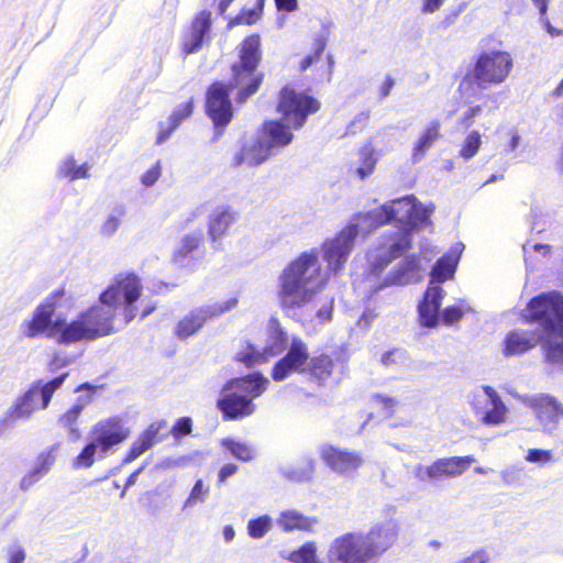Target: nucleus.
<instances>
[{"label": "nucleus", "mask_w": 563, "mask_h": 563, "mask_svg": "<svg viewBox=\"0 0 563 563\" xmlns=\"http://www.w3.org/2000/svg\"><path fill=\"white\" fill-rule=\"evenodd\" d=\"M360 162L361 165L356 168V174L361 179H364L373 173L377 162V157L371 145H365L360 150Z\"/></svg>", "instance_id": "nucleus-42"}, {"label": "nucleus", "mask_w": 563, "mask_h": 563, "mask_svg": "<svg viewBox=\"0 0 563 563\" xmlns=\"http://www.w3.org/2000/svg\"><path fill=\"white\" fill-rule=\"evenodd\" d=\"M161 430V423H152L140 437L132 443L130 451L123 459V464H129L150 450L157 438Z\"/></svg>", "instance_id": "nucleus-32"}, {"label": "nucleus", "mask_w": 563, "mask_h": 563, "mask_svg": "<svg viewBox=\"0 0 563 563\" xmlns=\"http://www.w3.org/2000/svg\"><path fill=\"white\" fill-rule=\"evenodd\" d=\"M288 560L292 563H317V547L313 542H307L292 551Z\"/></svg>", "instance_id": "nucleus-44"}, {"label": "nucleus", "mask_w": 563, "mask_h": 563, "mask_svg": "<svg viewBox=\"0 0 563 563\" xmlns=\"http://www.w3.org/2000/svg\"><path fill=\"white\" fill-rule=\"evenodd\" d=\"M210 30L211 12L203 10L197 14L188 30L184 33V53L188 55L198 52L209 41Z\"/></svg>", "instance_id": "nucleus-21"}, {"label": "nucleus", "mask_w": 563, "mask_h": 563, "mask_svg": "<svg viewBox=\"0 0 563 563\" xmlns=\"http://www.w3.org/2000/svg\"><path fill=\"white\" fill-rule=\"evenodd\" d=\"M481 112H482V108L479 106H475V107L467 109L463 113V117L461 118V123L466 128L471 126L474 122V119L477 115H479Z\"/></svg>", "instance_id": "nucleus-58"}, {"label": "nucleus", "mask_w": 563, "mask_h": 563, "mask_svg": "<svg viewBox=\"0 0 563 563\" xmlns=\"http://www.w3.org/2000/svg\"><path fill=\"white\" fill-rule=\"evenodd\" d=\"M98 452L100 453V446L91 438L81 452L74 459L73 467L75 470H80L92 466Z\"/></svg>", "instance_id": "nucleus-39"}, {"label": "nucleus", "mask_w": 563, "mask_h": 563, "mask_svg": "<svg viewBox=\"0 0 563 563\" xmlns=\"http://www.w3.org/2000/svg\"><path fill=\"white\" fill-rule=\"evenodd\" d=\"M236 471H238V466L233 463H228V464L223 465L220 468L219 474H218L219 482L220 483L225 482L229 477L234 475L236 473Z\"/></svg>", "instance_id": "nucleus-62"}, {"label": "nucleus", "mask_w": 563, "mask_h": 563, "mask_svg": "<svg viewBox=\"0 0 563 563\" xmlns=\"http://www.w3.org/2000/svg\"><path fill=\"white\" fill-rule=\"evenodd\" d=\"M553 459V454L549 450L542 449H529L526 455V460L530 463L536 464H545L551 462Z\"/></svg>", "instance_id": "nucleus-49"}, {"label": "nucleus", "mask_w": 563, "mask_h": 563, "mask_svg": "<svg viewBox=\"0 0 563 563\" xmlns=\"http://www.w3.org/2000/svg\"><path fill=\"white\" fill-rule=\"evenodd\" d=\"M202 241V230L185 234L174 250L172 257L173 263L178 267L192 269L195 266L194 253L198 250Z\"/></svg>", "instance_id": "nucleus-23"}, {"label": "nucleus", "mask_w": 563, "mask_h": 563, "mask_svg": "<svg viewBox=\"0 0 563 563\" xmlns=\"http://www.w3.org/2000/svg\"><path fill=\"white\" fill-rule=\"evenodd\" d=\"M407 360L406 351L401 349H394L391 351H387L382 355V363L385 366H391L396 364H401Z\"/></svg>", "instance_id": "nucleus-51"}, {"label": "nucleus", "mask_w": 563, "mask_h": 563, "mask_svg": "<svg viewBox=\"0 0 563 563\" xmlns=\"http://www.w3.org/2000/svg\"><path fill=\"white\" fill-rule=\"evenodd\" d=\"M141 289L136 275H120L100 294L99 303L82 310L70 321L53 319L64 296V289H56L21 323V332L27 339L45 335L62 345L110 335L135 318L134 302L140 298Z\"/></svg>", "instance_id": "nucleus-1"}, {"label": "nucleus", "mask_w": 563, "mask_h": 563, "mask_svg": "<svg viewBox=\"0 0 563 563\" xmlns=\"http://www.w3.org/2000/svg\"><path fill=\"white\" fill-rule=\"evenodd\" d=\"M527 320L536 321L542 328L540 334L515 330L505 338V356L525 353L539 341H543L547 361L563 364V296L559 292H543L530 300L523 311Z\"/></svg>", "instance_id": "nucleus-4"}, {"label": "nucleus", "mask_w": 563, "mask_h": 563, "mask_svg": "<svg viewBox=\"0 0 563 563\" xmlns=\"http://www.w3.org/2000/svg\"><path fill=\"white\" fill-rule=\"evenodd\" d=\"M282 475L292 482H309L316 471V461L310 455H303L295 463L286 464L279 468Z\"/></svg>", "instance_id": "nucleus-28"}, {"label": "nucleus", "mask_w": 563, "mask_h": 563, "mask_svg": "<svg viewBox=\"0 0 563 563\" xmlns=\"http://www.w3.org/2000/svg\"><path fill=\"white\" fill-rule=\"evenodd\" d=\"M287 344V333L277 320L272 319L267 325V338L264 345L247 344L238 353V360L247 366L262 364L288 350Z\"/></svg>", "instance_id": "nucleus-10"}, {"label": "nucleus", "mask_w": 563, "mask_h": 563, "mask_svg": "<svg viewBox=\"0 0 563 563\" xmlns=\"http://www.w3.org/2000/svg\"><path fill=\"white\" fill-rule=\"evenodd\" d=\"M331 563H372L363 536L346 533L336 538L328 552Z\"/></svg>", "instance_id": "nucleus-15"}, {"label": "nucleus", "mask_w": 563, "mask_h": 563, "mask_svg": "<svg viewBox=\"0 0 563 563\" xmlns=\"http://www.w3.org/2000/svg\"><path fill=\"white\" fill-rule=\"evenodd\" d=\"M317 249L302 252L286 265L278 277V299L287 312L310 305L323 288L327 274L322 272Z\"/></svg>", "instance_id": "nucleus-5"}, {"label": "nucleus", "mask_w": 563, "mask_h": 563, "mask_svg": "<svg viewBox=\"0 0 563 563\" xmlns=\"http://www.w3.org/2000/svg\"><path fill=\"white\" fill-rule=\"evenodd\" d=\"M431 465H422L418 464L415 466L412 473L416 478H418L421 482H431Z\"/></svg>", "instance_id": "nucleus-59"}, {"label": "nucleus", "mask_w": 563, "mask_h": 563, "mask_svg": "<svg viewBox=\"0 0 563 563\" xmlns=\"http://www.w3.org/2000/svg\"><path fill=\"white\" fill-rule=\"evenodd\" d=\"M91 165L87 162L78 164L73 156H66L58 165V177L67 178L69 181L87 179L90 177Z\"/></svg>", "instance_id": "nucleus-34"}, {"label": "nucleus", "mask_w": 563, "mask_h": 563, "mask_svg": "<svg viewBox=\"0 0 563 563\" xmlns=\"http://www.w3.org/2000/svg\"><path fill=\"white\" fill-rule=\"evenodd\" d=\"M319 109L320 103L317 99L290 86H285L279 92L277 103L280 119L268 120L263 124L256 141L243 146L235 155V165L245 164L256 167L279 153L292 142V130L302 128L307 118Z\"/></svg>", "instance_id": "nucleus-2"}, {"label": "nucleus", "mask_w": 563, "mask_h": 563, "mask_svg": "<svg viewBox=\"0 0 563 563\" xmlns=\"http://www.w3.org/2000/svg\"><path fill=\"white\" fill-rule=\"evenodd\" d=\"M130 435V429L120 417H110L96 423L91 438L100 446V457H103L113 446L122 443Z\"/></svg>", "instance_id": "nucleus-17"}, {"label": "nucleus", "mask_w": 563, "mask_h": 563, "mask_svg": "<svg viewBox=\"0 0 563 563\" xmlns=\"http://www.w3.org/2000/svg\"><path fill=\"white\" fill-rule=\"evenodd\" d=\"M262 80V76L255 73H235L234 80L230 85L213 82L209 87L206 99V112L216 128H224L232 120L233 109L230 91L233 86L240 87L236 101L243 103L258 90Z\"/></svg>", "instance_id": "nucleus-7"}, {"label": "nucleus", "mask_w": 563, "mask_h": 563, "mask_svg": "<svg viewBox=\"0 0 563 563\" xmlns=\"http://www.w3.org/2000/svg\"><path fill=\"white\" fill-rule=\"evenodd\" d=\"M440 123L437 121L431 122L418 140L417 144L413 147L412 152V161L415 163L420 162L428 150L432 147L434 142L439 137Z\"/></svg>", "instance_id": "nucleus-35"}, {"label": "nucleus", "mask_w": 563, "mask_h": 563, "mask_svg": "<svg viewBox=\"0 0 563 563\" xmlns=\"http://www.w3.org/2000/svg\"><path fill=\"white\" fill-rule=\"evenodd\" d=\"M9 563H24L25 550L21 544H13L8 549Z\"/></svg>", "instance_id": "nucleus-57"}, {"label": "nucleus", "mask_w": 563, "mask_h": 563, "mask_svg": "<svg viewBox=\"0 0 563 563\" xmlns=\"http://www.w3.org/2000/svg\"><path fill=\"white\" fill-rule=\"evenodd\" d=\"M522 402L529 407L543 432H554L563 419V405L549 394L526 395Z\"/></svg>", "instance_id": "nucleus-13"}, {"label": "nucleus", "mask_w": 563, "mask_h": 563, "mask_svg": "<svg viewBox=\"0 0 563 563\" xmlns=\"http://www.w3.org/2000/svg\"><path fill=\"white\" fill-rule=\"evenodd\" d=\"M308 361L307 344L300 338L292 336L286 354L274 365L272 377L275 382H283L294 373H302Z\"/></svg>", "instance_id": "nucleus-16"}, {"label": "nucleus", "mask_w": 563, "mask_h": 563, "mask_svg": "<svg viewBox=\"0 0 563 563\" xmlns=\"http://www.w3.org/2000/svg\"><path fill=\"white\" fill-rule=\"evenodd\" d=\"M507 73H466L460 84V90L466 97H472L486 89L489 84H500Z\"/></svg>", "instance_id": "nucleus-26"}, {"label": "nucleus", "mask_w": 563, "mask_h": 563, "mask_svg": "<svg viewBox=\"0 0 563 563\" xmlns=\"http://www.w3.org/2000/svg\"><path fill=\"white\" fill-rule=\"evenodd\" d=\"M82 409L78 406L73 405L58 420L59 424L65 428H70V433L78 435L77 429L73 426L77 422Z\"/></svg>", "instance_id": "nucleus-48"}, {"label": "nucleus", "mask_w": 563, "mask_h": 563, "mask_svg": "<svg viewBox=\"0 0 563 563\" xmlns=\"http://www.w3.org/2000/svg\"><path fill=\"white\" fill-rule=\"evenodd\" d=\"M489 560V553L485 549H478L456 563H488Z\"/></svg>", "instance_id": "nucleus-55"}, {"label": "nucleus", "mask_w": 563, "mask_h": 563, "mask_svg": "<svg viewBox=\"0 0 563 563\" xmlns=\"http://www.w3.org/2000/svg\"><path fill=\"white\" fill-rule=\"evenodd\" d=\"M161 175H162V165H161V162L157 161L150 169H147L141 176V184L146 188L152 187L158 180Z\"/></svg>", "instance_id": "nucleus-52"}, {"label": "nucleus", "mask_w": 563, "mask_h": 563, "mask_svg": "<svg viewBox=\"0 0 563 563\" xmlns=\"http://www.w3.org/2000/svg\"><path fill=\"white\" fill-rule=\"evenodd\" d=\"M468 402L475 418L486 427L505 423L508 408L498 393L490 386H479L468 396Z\"/></svg>", "instance_id": "nucleus-9"}, {"label": "nucleus", "mask_w": 563, "mask_h": 563, "mask_svg": "<svg viewBox=\"0 0 563 563\" xmlns=\"http://www.w3.org/2000/svg\"><path fill=\"white\" fill-rule=\"evenodd\" d=\"M378 213L379 208L363 214H358L354 222L350 223L349 225H353L356 228L357 235L360 233L368 234L374 229L386 223V220L380 219V217H378Z\"/></svg>", "instance_id": "nucleus-36"}, {"label": "nucleus", "mask_w": 563, "mask_h": 563, "mask_svg": "<svg viewBox=\"0 0 563 563\" xmlns=\"http://www.w3.org/2000/svg\"><path fill=\"white\" fill-rule=\"evenodd\" d=\"M191 419L188 417H183L176 421L170 432L175 438H179L189 434L191 432Z\"/></svg>", "instance_id": "nucleus-54"}, {"label": "nucleus", "mask_w": 563, "mask_h": 563, "mask_svg": "<svg viewBox=\"0 0 563 563\" xmlns=\"http://www.w3.org/2000/svg\"><path fill=\"white\" fill-rule=\"evenodd\" d=\"M519 475V470H516L515 467L503 470L500 473L504 483L507 485L514 484L516 481H518Z\"/></svg>", "instance_id": "nucleus-63"}, {"label": "nucleus", "mask_w": 563, "mask_h": 563, "mask_svg": "<svg viewBox=\"0 0 563 563\" xmlns=\"http://www.w3.org/2000/svg\"><path fill=\"white\" fill-rule=\"evenodd\" d=\"M433 206H424L413 195L394 199L379 208L378 217L396 227L385 231L367 253L368 277L378 276L395 258L411 247L413 230L429 224Z\"/></svg>", "instance_id": "nucleus-3"}, {"label": "nucleus", "mask_w": 563, "mask_h": 563, "mask_svg": "<svg viewBox=\"0 0 563 563\" xmlns=\"http://www.w3.org/2000/svg\"><path fill=\"white\" fill-rule=\"evenodd\" d=\"M67 373H64L48 382L42 379L34 382L27 390L15 398L3 418L0 420V433L11 427L18 420H29L38 410L48 407L52 396L64 384Z\"/></svg>", "instance_id": "nucleus-8"}, {"label": "nucleus", "mask_w": 563, "mask_h": 563, "mask_svg": "<svg viewBox=\"0 0 563 563\" xmlns=\"http://www.w3.org/2000/svg\"><path fill=\"white\" fill-rule=\"evenodd\" d=\"M333 361L328 355L312 357L309 361L310 373L320 384L324 383L333 371Z\"/></svg>", "instance_id": "nucleus-38"}, {"label": "nucleus", "mask_w": 563, "mask_h": 563, "mask_svg": "<svg viewBox=\"0 0 563 563\" xmlns=\"http://www.w3.org/2000/svg\"><path fill=\"white\" fill-rule=\"evenodd\" d=\"M192 110V99L176 106L167 121L165 123H161V130L157 135L156 143L163 144L166 142L170 137L172 133L181 124V122L191 115Z\"/></svg>", "instance_id": "nucleus-27"}, {"label": "nucleus", "mask_w": 563, "mask_h": 563, "mask_svg": "<svg viewBox=\"0 0 563 563\" xmlns=\"http://www.w3.org/2000/svg\"><path fill=\"white\" fill-rule=\"evenodd\" d=\"M547 1L548 0H533L534 4L539 9V12H540V15H541L540 20H541V23H542L543 27L547 30V32L552 37L559 36L563 32L561 30H558V29L553 27L551 25L550 21L545 18V12H547V9H548Z\"/></svg>", "instance_id": "nucleus-50"}, {"label": "nucleus", "mask_w": 563, "mask_h": 563, "mask_svg": "<svg viewBox=\"0 0 563 563\" xmlns=\"http://www.w3.org/2000/svg\"><path fill=\"white\" fill-rule=\"evenodd\" d=\"M84 390H88L89 393L79 395L74 404L82 410L91 401V391H93L95 388L91 385H89L88 383L82 384L76 388V391H84Z\"/></svg>", "instance_id": "nucleus-56"}, {"label": "nucleus", "mask_w": 563, "mask_h": 563, "mask_svg": "<svg viewBox=\"0 0 563 563\" xmlns=\"http://www.w3.org/2000/svg\"><path fill=\"white\" fill-rule=\"evenodd\" d=\"M463 249L464 245L459 243L435 262L431 272L430 283L440 285L441 283L453 278Z\"/></svg>", "instance_id": "nucleus-25"}, {"label": "nucleus", "mask_w": 563, "mask_h": 563, "mask_svg": "<svg viewBox=\"0 0 563 563\" xmlns=\"http://www.w3.org/2000/svg\"><path fill=\"white\" fill-rule=\"evenodd\" d=\"M58 446L52 445L48 450L42 452L37 459L36 462L42 465L43 470L48 472L52 467V465L55 463L56 454H57Z\"/></svg>", "instance_id": "nucleus-53"}, {"label": "nucleus", "mask_w": 563, "mask_h": 563, "mask_svg": "<svg viewBox=\"0 0 563 563\" xmlns=\"http://www.w3.org/2000/svg\"><path fill=\"white\" fill-rule=\"evenodd\" d=\"M328 37L324 33L317 34L313 38V53L307 55L300 62V70H307L308 68L320 69L325 65L331 68L333 66V59L330 55L323 57L324 48L327 46Z\"/></svg>", "instance_id": "nucleus-30"}, {"label": "nucleus", "mask_w": 563, "mask_h": 563, "mask_svg": "<svg viewBox=\"0 0 563 563\" xmlns=\"http://www.w3.org/2000/svg\"><path fill=\"white\" fill-rule=\"evenodd\" d=\"M238 306V298L233 297L221 302H214L192 309L176 327V335L187 339L196 334L209 319L219 318Z\"/></svg>", "instance_id": "nucleus-11"}, {"label": "nucleus", "mask_w": 563, "mask_h": 563, "mask_svg": "<svg viewBox=\"0 0 563 563\" xmlns=\"http://www.w3.org/2000/svg\"><path fill=\"white\" fill-rule=\"evenodd\" d=\"M316 523V518L307 517L295 509L282 511L276 520V525L285 532L292 530L311 531Z\"/></svg>", "instance_id": "nucleus-31"}, {"label": "nucleus", "mask_w": 563, "mask_h": 563, "mask_svg": "<svg viewBox=\"0 0 563 563\" xmlns=\"http://www.w3.org/2000/svg\"><path fill=\"white\" fill-rule=\"evenodd\" d=\"M273 527V519L268 515L252 519L247 523V532L253 539L263 538Z\"/></svg>", "instance_id": "nucleus-45"}, {"label": "nucleus", "mask_w": 563, "mask_h": 563, "mask_svg": "<svg viewBox=\"0 0 563 563\" xmlns=\"http://www.w3.org/2000/svg\"><path fill=\"white\" fill-rule=\"evenodd\" d=\"M420 265L419 258L416 256L406 257L397 268L384 278L374 291L390 286V285H407L416 283L420 279Z\"/></svg>", "instance_id": "nucleus-24"}, {"label": "nucleus", "mask_w": 563, "mask_h": 563, "mask_svg": "<svg viewBox=\"0 0 563 563\" xmlns=\"http://www.w3.org/2000/svg\"><path fill=\"white\" fill-rule=\"evenodd\" d=\"M389 512L391 514L387 515L384 520L375 523L372 529L363 536V542L373 562L397 540L399 522L394 517V509H389Z\"/></svg>", "instance_id": "nucleus-14"}, {"label": "nucleus", "mask_w": 563, "mask_h": 563, "mask_svg": "<svg viewBox=\"0 0 563 563\" xmlns=\"http://www.w3.org/2000/svg\"><path fill=\"white\" fill-rule=\"evenodd\" d=\"M356 236V228L346 225L335 236L323 242L321 253L329 272L335 274L344 267L353 250Z\"/></svg>", "instance_id": "nucleus-12"}, {"label": "nucleus", "mask_w": 563, "mask_h": 563, "mask_svg": "<svg viewBox=\"0 0 563 563\" xmlns=\"http://www.w3.org/2000/svg\"><path fill=\"white\" fill-rule=\"evenodd\" d=\"M124 216L125 208L123 206L112 208L101 225L100 233L104 236H112L118 231Z\"/></svg>", "instance_id": "nucleus-41"}, {"label": "nucleus", "mask_w": 563, "mask_h": 563, "mask_svg": "<svg viewBox=\"0 0 563 563\" xmlns=\"http://www.w3.org/2000/svg\"><path fill=\"white\" fill-rule=\"evenodd\" d=\"M275 5L278 11L295 12L298 10V0H275Z\"/></svg>", "instance_id": "nucleus-61"}, {"label": "nucleus", "mask_w": 563, "mask_h": 563, "mask_svg": "<svg viewBox=\"0 0 563 563\" xmlns=\"http://www.w3.org/2000/svg\"><path fill=\"white\" fill-rule=\"evenodd\" d=\"M443 2L444 0H422L421 12L432 14L442 7Z\"/></svg>", "instance_id": "nucleus-60"}, {"label": "nucleus", "mask_w": 563, "mask_h": 563, "mask_svg": "<svg viewBox=\"0 0 563 563\" xmlns=\"http://www.w3.org/2000/svg\"><path fill=\"white\" fill-rule=\"evenodd\" d=\"M473 462V455L438 459L431 464V482L460 476Z\"/></svg>", "instance_id": "nucleus-22"}, {"label": "nucleus", "mask_w": 563, "mask_h": 563, "mask_svg": "<svg viewBox=\"0 0 563 563\" xmlns=\"http://www.w3.org/2000/svg\"><path fill=\"white\" fill-rule=\"evenodd\" d=\"M321 460L336 474L353 475L364 463L357 451L341 449L331 444H323L319 450Z\"/></svg>", "instance_id": "nucleus-18"}, {"label": "nucleus", "mask_w": 563, "mask_h": 563, "mask_svg": "<svg viewBox=\"0 0 563 563\" xmlns=\"http://www.w3.org/2000/svg\"><path fill=\"white\" fill-rule=\"evenodd\" d=\"M240 58L243 70H256L261 60V38L258 35H251L243 41Z\"/></svg>", "instance_id": "nucleus-33"}, {"label": "nucleus", "mask_w": 563, "mask_h": 563, "mask_svg": "<svg viewBox=\"0 0 563 563\" xmlns=\"http://www.w3.org/2000/svg\"><path fill=\"white\" fill-rule=\"evenodd\" d=\"M41 478L37 477L32 472H29L21 479L20 487L22 490H29L35 483H37Z\"/></svg>", "instance_id": "nucleus-64"}, {"label": "nucleus", "mask_w": 563, "mask_h": 563, "mask_svg": "<svg viewBox=\"0 0 563 563\" xmlns=\"http://www.w3.org/2000/svg\"><path fill=\"white\" fill-rule=\"evenodd\" d=\"M482 144V136L477 131H472L467 134L465 140L462 143L461 150H460V156L464 161H468L473 158Z\"/></svg>", "instance_id": "nucleus-46"}, {"label": "nucleus", "mask_w": 563, "mask_h": 563, "mask_svg": "<svg viewBox=\"0 0 563 563\" xmlns=\"http://www.w3.org/2000/svg\"><path fill=\"white\" fill-rule=\"evenodd\" d=\"M512 56L503 48L501 42L486 37L479 42L478 56L474 70H509Z\"/></svg>", "instance_id": "nucleus-19"}, {"label": "nucleus", "mask_w": 563, "mask_h": 563, "mask_svg": "<svg viewBox=\"0 0 563 563\" xmlns=\"http://www.w3.org/2000/svg\"><path fill=\"white\" fill-rule=\"evenodd\" d=\"M444 289L441 285L429 283L423 299L418 306L419 322L421 327L434 328L441 318L440 308L444 298Z\"/></svg>", "instance_id": "nucleus-20"}, {"label": "nucleus", "mask_w": 563, "mask_h": 563, "mask_svg": "<svg viewBox=\"0 0 563 563\" xmlns=\"http://www.w3.org/2000/svg\"><path fill=\"white\" fill-rule=\"evenodd\" d=\"M472 311L471 305L466 300L460 299L454 305L448 306L441 311V319L445 325L450 327Z\"/></svg>", "instance_id": "nucleus-37"}, {"label": "nucleus", "mask_w": 563, "mask_h": 563, "mask_svg": "<svg viewBox=\"0 0 563 563\" xmlns=\"http://www.w3.org/2000/svg\"><path fill=\"white\" fill-rule=\"evenodd\" d=\"M208 494L209 487L205 485L202 479H197L189 493V496L184 503V508L194 507L197 504L205 503Z\"/></svg>", "instance_id": "nucleus-47"}, {"label": "nucleus", "mask_w": 563, "mask_h": 563, "mask_svg": "<svg viewBox=\"0 0 563 563\" xmlns=\"http://www.w3.org/2000/svg\"><path fill=\"white\" fill-rule=\"evenodd\" d=\"M268 385L269 380L258 372L228 380L217 400L223 419L239 420L251 416L255 411L253 399L260 397Z\"/></svg>", "instance_id": "nucleus-6"}, {"label": "nucleus", "mask_w": 563, "mask_h": 563, "mask_svg": "<svg viewBox=\"0 0 563 563\" xmlns=\"http://www.w3.org/2000/svg\"><path fill=\"white\" fill-rule=\"evenodd\" d=\"M222 445L230 451V453L242 462H249L254 457L253 449L245 442L235 441L227 438L222 440Z\"/></svg>", "instance_id": "nucleus-43"}, {"label": "nucleus", "mask_w": 563, "mask_h": 563, "mask_svg": "<svg viewBox=\"0 0 563 563\" xmlns=\"http://www.w3.org/2000/svg\"><path fill=\"white\" fill-rule=\"evenodd\" d=\"M236 219V213L229 207H218L214 209L210 214L208 231L212 242L220 240Z\"/></svg>", "instance_id": "nucleus-29"}, {"label": "nucleus", "mask_w": 563, "mask_h": 563, "mask_svg": "<svg viewBox=\"0 0 563 563\" xmlns=\"http://www.w3.org/2000/svg\"><path fill=\"white\" fill-rule=\"evenodd\" d=\"M265 0H256V4L252 9H243L240 14L229 22V26H235L240 24L252 25L256 23L263 14Z\"/></svg>", "instance_id": "nucleus-40"}]
</instances>
